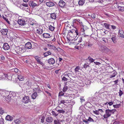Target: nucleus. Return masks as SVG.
<instances>
[{
    "mask_svg": "<svg viewBox=\"0 0 124 124\" xmlns=\"http://www.w3.org/2000/svg\"><path fill=\"white\" fill-rule=\"evenodd\" d=\"M31 85V83L29 81H28L27 82H25V85H27L28 86H30Z\"/></svg>",
    "mask_w": 124,
    "mask_h": 124,
    "instance_id": "obj_43",
    "label": "nucleus"
},
{
    "mask_svg": "<svg viewBox=\"0 0 124 124\" xmlns=\"http://www.w3.org/2000/svg\"><path fill=\"white\" fill-rule=\"evenodd\" d=\"M119 121H115L113 123H112L111 124H119Z\"/></svg>",
    "mask_w": 124,
    "mask_h": 124,
    "instance_id": "obj_64",
    "label": "nucleus"
},
{
    "mask_svg": "<svg viewBox=\"0 0 124 124\" xmlns=\"http://www.w3.org/2000/svg\"><path fill=\"white\" fill-rule=\"evenodd\" d=\"M56 109H57V108H56L55 109L59 113H62V114H64L65 112V111L62 109H58L57 110Z\"/></svg>",
    "mask_w": 124,
    "mask_h": 124,
    "instance_id": "obj_27",
    "label": "nucleus"
},
{
    "mask_svg": "<svg viewBox=\"0 0 124 124\" xmlns=\"http://www.w3.org/2000/svg\"><path fill=\"white\" fill-rule=\"evenodd\" d=\"M3 48L5 50H7L10 49V47L7 43H5L3 44Z\"/></svg>",
    "mask_w": 124,
    "mask_h": 124,
    "instance_id": "obj_11",
    "label": "nucleus"
},
{
    "mask_svg": "<svg viewBox=\"0 0 124 124\" xmlns=\"http://www.w3.org/2000/svg\"><path fill=\"white\" fill-rule=\"evenodd\" d=\"M79 42H80L79 40V42H77V43H78V44L77 45L76 44L77 46H75L74 47L76 49H80V47H79V46H77V45H78V44H79ZM72 44H73L74 45H76L75 44V43H72Z\"/></svg>",
    "mask_w": 124,
    "mask_h": 124,
    "instance_id": "obj_42",
    "label": "nucleus"
},
{
    "mask_svg": "<svg viewBox=\"0 0 124 124\" xmlns=\"http://www.w3.org/2000/svg\"><path fill=\"white\" fill-rule=\"evenodd\" d=\"M70 97L67 96H63L61 97L62 100L60 101V104L61 105L62 104H68L69 102V99Z\"/></svg>",
    "mask_w": 124,
    "mask_h": 124,
    "instance_id": "obj_3",
    "label": "nucleus"
},
{
    "mask_svg": "<svg viewBox=\"0 0 124 124\" xmlns=\"http://www.w3.org/2000/svg\"><path fill=\"white\" fill-rule=\"evenodd\" d=\"M8 31L7 29H2L1 30V32L3 35H7Z\"/></svg>",
    "mask_w": 124,
    "mask_h": 124,
    "instance_id": "obj_14",
    "label": "nucleus"
},
{
    "mask_svg": "<svg viewBox=\"0 0 124 124\" xmlns=\"http://www.w3.org/2000/svg\"><path fill=\"white\" fill-rule=\"evenodd\" d=\"M42 36L43 38H48L51 37L50 35L48 33H44L42 34Z\"/></svg>",
    "mask_w": 124,
    "mask_h": 124,
    "instance_id": "obj_19",
    "label": "nucleus"
},
{
    "mask_svg": "<svg viewBox=\"0 0 124 124\" xmlns=\"http://www.w3.org/2000/svg\"><path fill=\"white\" fill-rule=\"evenodd\" d=\"M34 58L37 61V63L41 60L40 58L37 56H35Z\"/></svg>",
    "mask_w": 124,
    "mask_h": 124,
    "instance_id": "obj_37",
    "label": "nucleus"
},
{
    "mask_svg": "<svg viewBox=\"0 0 124 124\" xmlns=\"http://www.w3.org/2000/svg\"><path fill=\"white\" fill-rule=\"evenodd\" d=\"M101 50L102 52L107 54H110L111 53V50L105 46H101Z\"/></svg>",
    "mask_w": 124,
    "mask_h": 124,
    "instance_id": "obj_6",
    "label": "nucleus"
},
{
    "mask_svg": "<svg viewBox=\"0 0 124 124\" xmlns=\"http://www.w3.org/2000/svg\"><path fill=\"white\" fill-rule=\"evenodd\" d=\"M89 64L88 63L86 62L85 63L84 66V67L85 68H86L88 67H89Z\"/></svg>",
    "mask_w": 124,
    "mask_h": 124,
    "instance_id": "obj_51",
    "label": "nucleus"
},
{
    "mask_svg": "<svg viewBox=\"0 0 124 124\" xmlns=\"http://www.w3.org/2000/svg\"><path fill=\"white\" fill-rule=\"evenodd\" d=\"M43 32V30L40 28L38 29L36 31V32L39 34H42Z\"/></svg>",
    "mask_w": 124,
    "mask_h": 124,
    "instance_id": "obj_29",
    "label": "nucleus"
},
{
    "mask_svg": "<svg viewBox=\"0 0 124 124\" xmlns=\"http://www.w3.org/2000/svg\"><path fill=\"white\" fill-rule=\"evenodd\" d=\"M52 114L54 116H57L58 115V114H56L54 111H52Z\"/></svg>",
    "mask_w": 124,
    "mask_h": 124,
    "instance_id": "obj_52",
    "label": "nucleus"
},
{
    "mask_svg": "<svg viewBox=\"0 0 124 124\" xmlns=\"http://www.w3.org/2000/svg\"><path fill=\"white\" fill-rule=\"evenodd\" d=\"M64 76L67 78H70V77L72 76V75L71 74L69 73L68 74H65L64 75Z\"/></svg>",
    "mask_w": 124,
    "mask_h": 124,
    "instance_id": "obj_41",
    "label": "nucleus"
},
{
    "mask_svg": "<svg viewBox=\"0 0 124 124\" xmlns=\"http://www.w3.org/2000/svg\"><path fill=\"white\" fill-rule=\"evenodd\" d=\"M92 45V44L89 41L86 43V45H87L88 47H91Z\"/></svg>",
    "mask_w": 124,
    "mask_h": 124,
    "instance_id": "obj_40",
    "label": "nucleus"
},
{
    "mask_svg": "<svg viewBox=\"0 0 124 124\" xmlns=\"http://www.w3.org/2000/svg\"><path fill=\"white\" fill-rule=\"evenodd\" d=\"M116 111V110L114 109L112 110L108 109H106L105 110V113L103 117L104 118H107L110 116L111 115L114 114Z\"/></svg>",
    "mask_w": 124,
    "mask_h": 124,
    "instance_id": "obj_2",
    "label": "nucleus"
},
{
    "mask_svg": "<svg viewBox=\"0 0 124 124\" xmlns=\"http://www.w3.org/2000/svg\"><path fill=\"white\" fill-rule=\"evenodd\" d=\"M117 8L119 10L121 11H124V6L120 7L119 6H117Z\"/></svg>",
    "mask_w": 124,
    "mask_h": 124,
    "instance_id": "obj_36",
    "label": "nucleus"
},
{
    "mask_svg": "<svg viewBox=\"0 0 124 124\" xmlns=\"http://www.w3.org/2000/svg\"><path fill=\"white\" fill-rule=\"evenodd\" d=\"M115 103L114 101H111V102H108V101H107L106 102L103 103V104H101V106H103L104 105L105 106V107L107 106L108 108V105H109V106H111L113 104H114Z\"/></svg>",
    "mask_w": 124,
    "mask_h": 124,
    "instance_id": "obj_7",
    "label": "nucleus"
},
{
    "mask_svg": "<svg viewBox=\"0 0 124 124\" xmlns=\"http://www.w3.org/2000/svg\"><path fill=\"white\" fill-rule=\"evenodd\" d=\"M51 54V52L49 51L43 53V55L45 57H46Z\"/></svg>",
    "mask_w": 124,
    "mask_h": 124,
    "instance_id": "obj_24",
    "label": "nucleus"
},
{
    "mask_svg": "<svg viewBox=\"0 0 124 124\" xmlns=\"http://www.w3.org/2000/svg\"><path fill=\"white\" fill-rule=\"evenodd\" d=\"M19 86L22 87H24L25 85V81L24 80L20 81L19 82Z\"/></svg>",
    "mask_w": 124,
    "mask_h": 124,
    "instance_id": "obj_16",
    "label": "nucleus"
},
{
    "mask_svg": "<svg viewBox=\"0 0 124 124\" xmlns=\"http://www.w3.org/2000/svg\"><path fill=\"white\" fill-rule=\"evenodd\" d=\"M103 25L105 27L106 29H110V28L109 27L110 24L106 23H104L103 24Z\"/></svg>",
    "mask_w": 124,
    "mask_h": 124,
    "instance_id": "obj_34",
    "label": "nucleus"
},
{
    "mask_svg": "<svg viewBox=\"0 0 124 124\" xmlns=\"http://www.w3.org/2000/svg\"><path fill=\"white\" fill-rule=\"evenodd\" d=\"M65 3L64 1L62 0H61L59 1L58 4L61 7H63L65 5Z\"/></svg>",
    "mask_w": 124,
    "mask_h": 124,
    "instance_id": "obj_15",
    "label": "nucleus"
},
{
    "mask_svg": "<svg viewBox=\"0 0 124 124\" xmlns=\"http://www.w3.org/2000/svg\"><path fill=\"white\" fill-rule=\"evenodd\" d=\"M88 59L89 60V62H93L94 60V59L91 57L90 56L88 57Z\"/></svg>",
    "mask_w": 124,
    "mask_h": 124,
    "instance_id": "obj_45",
    "label": "nucleus"
},
{
    "mask_svg": "<svg viewBox=\"0 0 124 124\" xmlns=\"http://www.w3.org/2000/svg\"><path fill=\"white\" fill-rule=\"evenodd\" d=\"M2 18H3L8 23H9V22L8 21V19L6 17H5L4 16H2Z\"/></svg>",
    "mask_w": 124,
    "mask_h": 124,
    "instance_id": "obj_58",
    "label": "nucleus"
},
{
    "mask_svg": "<svg viewBox=\"0 0 124 124\" xmlns=\"http://www.w3.org/2000/svg\"><path fill=\"white\" fill-rule=\"evenodd\" d=\"M93 112L94 113L97 115H98L99 114V111L98 110L94 111H93Z\"/></svg>",
    "mask_w": 124,
    "mask_h": 124,
    "instance_id": "obj_57",
    "label": "nucleus"
},
{
    "mask_svg": "<svg viewBox=\"0 0 124 124\" xmlns=\"http://www.w3.org/2000/svg\"><path fill=\"white\" fill-rule=\"evenodd\" d=\"M52 119L51 117H48L46 119V121L48 123H51L52 122Z\"/></svg>",
    "mask_w": 124,
    "mask_h": 124,
    "instance_id": "obj_35",
    "label": "nucleus"
},
{
    "mask_svg": "<svg viewBox=\"0 0 124 124\" xmlns=\"http://www.w3.org/2000/svg\"><path fill=\"white\" fill-rule=\"evenodd\" d=\"M29 5L30 6H31L32 7L34 8L36 6L37 4L35 3L34 1H30L29 2Z\"/></svg>",
    "mask_w": 124,
    "mask_h": 124,
    "instance_id": "obj_13",
    "label": "nucleus"
},
{
    "mask_svg": "<svg viewBox=\"0 0 124 124\" xmlns=\"http://www.w3.org/2000/svg\"><path fill=\"white\" fill-rule=\"evenodd\" d=\"M6 119L8 121H11L13 119V117L9 115H7L6 117Z\"/></svg>",
    "mask_w": 124,
    "mask_h": 124,
    "instance_id": "obj_23",
    "label": "nucleus"
},
{
    "mask_svg": "<svg viewBox=\"0 0 124 124\" xmlns=\"http://www.w3.org/2000/svg\"><path fill=\"white\" fill-rule=\"evenodd\" d=\"M111 39L112 41L114 42V43H116V36H115L113 35L112 36Z\"/></svg>",
    "mask_w": 124,
    "mask_h": 124,
    "instance_id": "obj_33",
    "label": "nucleus"
},
{
    "mask_svg": "<svg viewBox=\"0 0 124 124\" xmlns=\"http://www.w3.org/2000/svg\"><path fill=\"white\" fill-rule=\"evenodd\" d=\"M24 47L22 46L16 47V50H17V54H20L24 53L25 51Z\"/></svg>",
    "mask_w": 124,
    "mask_h": 124,
    "instance_id": "obj_4",
    "label": "nucleus"
},
{
    "mask_svg": "<svg viewBox=\"0 0 124 124\" xmlns=\"http://www.w3.org/2000/svg\"><path fill=\"white\" fill-rule=\"evenodd\" d=\"M37 96V93L36 92H34L32 95L31 97L32 99H35L36 98V97Z\"/></svg>",
    "mask_w": 124,
    "mask_h": 124,
    "instance_id": "obj_31",
    "label": "nucleus"
},
{
    "mask_svg": "<svg viewBox=\"0 0 124 124\" xmlns=\"http://www.w3.org/2000/svg\"><path fill=\"white\" fill-rule=\"evenodd\" d=\"M68 89V88L67 87H66V86H64L63 88V92H65Z\"/></svg>",
    "mask_w": 124,
    "mask_h": 124,
    "instance_id": "obj_59",
    "label": "nucleus"
},
{
    "mask_svg": "<svg viewBox=\"0 0 124 124\" xmlns=\"http://www.w3.org/2000/svg\"><path fill=\"white\" fill-rule=\"evenodd\" d=\"M60 102H59V106L58 107L60 108H61L60 107H61V108H63L65 106V105H66V103H65V104H62L61 105L60 104Z\"/></svg>",
    "mask_w": 124,
    "mask_h": 124,
    "instance_id": "obj_44",
    "label": "nucleus"
},
{
    "mask_svg": "<svg viewBox=\"0 0 124 124\" xmlns=\"http://www.w3.org/2000/svg\"><path fill=\"white\" fill-rule=\"evenodd\" d=\"M47 46L50 49H52L54 50H55L56 49V47L50 44H47Z\"/></svg>",
    "mask_w": 124,
    "mask_h": 124,
    "instance_id": "obj_18",
    "label": "nucleus"
},
{
    "mask_svg": "<svg viewBox=\"0 0 124 124\" xmlns=\"http://www.w3.org/2000/svg\"><path fill=\"white\" fill-rule=\"evenodd\" d=\"M102 40L103 41H104L105 43L108 42V39L107 38H102Z\"/></svg>",
    "mask_w": 124,
    "mask_h": 124,
    "instance_id": "obj_62",
    "label": "nucleus"
},
{
    "mask_svg": "<svg viewBox=\"0 0 124 124\" xmlns=\"http://www.w3.org/2000/svg\"><path fill=\"white\" fill-rule=\"evenodd\" d=\"M64 93L63 92H62V91L59 93V96H64Z\"/></svg>",
    "mask_w": 124,
    "mask_h": 124,
    "instance_id": "obj_61",
    "label": "nucleus"
},
{
    "mask_svg": "<svg viewBox=\"0 0 124 124\" xmlns=\"http://www.w3.org/2000/svg\"><path fill=\"white\" fill-rule=\"evenodd\" d=\"M80 68L78 66H77L76 68L75 69V71L76 73L77 72H78V70L80 69Z\"/></svg>",
    "mask_w": 124,
    "mask_h": 124,
    "instance_id": "obj_49",
    "label": "nucleus"
},
{
    "mask_svg": "<svg viewBox=\"0 0 124 124\" xmlns=\"http://www.w3.org/2000/svg\"><path fill=\"white\" fill-rule=\"evenodd\" d=\"M21 6H24L25 7H26L27 8H29L28 5L27 4H25V3H23V4H22Z\"/></svg>",
    "mask_w": 124,
    "mask_h": 124,
    "instance_id": "obj_56",
    "label": "nucleus"
},
{
    "mask_svg": "<svg viewBox=\"0 0 124 124\" xmlns=\"http://www.w3.org/2000/svg\"><path fill=\"white\" fill-rule=\"evenodd\" d=\"M85 30L83 28H81L80 30V31H78V35H79V34L80 35L84 36H83L82 37H81L79 39L80 42H81L82 39V38H84L86 36H87V35H85Z\"/></svg>",
    "mask_w": 124,
    "mask_h": 124,
    "instance_id": "obj_5",
    "label": "nucleus"
},
{
    "mask_svg": "<svg viewBox=\"0 0 124 124\" xmlns=\"http://www.w3.org/2000/svg\"><path fill=\"white\" fill-rule=\"evenodd\" d=\"M0 60L1 62H3L5 60V58L4 56L3 55H1L0 54Z\"/></svg>",
    "mask_w": 124,
    "mask_h": 124,
    "instance_id": "obj_30",
    "label": "nucleus"
},
{
    "mask_svg": "<svg viewBox=\"0 0 124 124\" xmlns=\"http://www.w3.org/2000/svg\"><path fill=\"white\" fill-rule=\"evenodd\" d=\"M49 30L51 31H53L55 29V27L54 26H53L51 25L49 26Z\"/></svg>",
    "mask_w": 124,
    "mask_h": 124,
    "instance_id": "obj_39",
    "label": "nucleus"
},
{
    "mask_svg": "<svg viewBox=\"0 0 124 124\" xmlns=\"http://www.w3.org/2000/svg\"><path fill=\"white\" fill-rule=\"evenodd\" d=\"M17 78L20 81L24 80V77L22 75L20 74L18 75L17 76Z\"/></svg>",
    "mask_w": 124,
    "mask_h": 124,
    "instance_id": "obj_21",
    "label": "nucleus"
},
{
    "mask_svg": "<svg viewBox=\"0 0 124 124\" xmlns=\"http://www.w3.org/2000/svg\"><path fill=\"white\" fill-rule=\"evenodd\" d=\"M46 5L47 6L51 7L54 6V4L53 2L49 1L46 2Z\"/></svg>",
    "mask_w": 124,
    "mask_h": 124,
    "instance_id": "obj_17",
    "label": "nucleus"
},
{
    "mask_svg": "<svg viewBox=\"0 0 124 124\" xmlns=\"http://www.w3.org/2000/svg\"><path fill=\"white\" fill-rule=\"evenodd\" d=\"M85 2L84 0H80L79 1L78 3L79 5L82 6Z\"/></svg>",
    "mask_w": 124,
    "mask_h": 124,
    "instance_id": "obj_32",
    "label": "nucleus"
},
{
    "mask_svg": "<svg viewBox=\"0 0 124 124\" xmlns=\"http://www.w3.org/2000/svg\"><path fill=\"white\" fill-rule=\"evenodd\" d=\"M12 71H14L16 73H17L18 72V70H19L17 68H15L14 69H13L12 70Z\"/></svg>",
    "mask_w": 124,
    "mask_h": 124,
    "instance_id": "obj_54",
    "label": "nucleus"
},
{
    "mask_svg": "<svg viewBox=\"0 0 124 124\" xmlns=\"http://www.w3.org/2000/svg\"><path fill=\"white\" fill-rule=\"evenodd\" d=\"M78 30L76 28H75L74 29H72L68 31L67 38L69 41L72 40L74 41L71 43H75V45H77L79 42V40L78 39L77 36L78 35Z\"/></svg>",
    "mask_w": 124,
    "mask_h": 124,
    "instance_id": "obj_1",
    "label": "nucleus"
},
{
    "mask_svg": "<svg viewBox=\"0 0 124 124\" xmlns=\"http://www.w3.org/2000/svg\"><path fill=\"white\" fill-rule=\"evenodd\" d=\"M18 23L21 25H23L25 24V21L23 19H18Z\"/></svg>",
    "mask_w": 124,
    "mask_h": 124,
    "instance_id": "obj_10",
    "label": "nucleus"
},
{
    "mask_svg": "<svg viewBox=\"0 0 124 124\" xmlns=\"http://www.w3.org/2000/svg\"><path fill=\"white\" fill-rule=\"evenodd\" d=\"M33 91L35 92H36L37 93H40L41 92V90L39 89V86L38 87L33 89Z\"/></svg>",
    "mask_w": 124,
    "mask_h": 124,
    "instance_id": "obj_22",
    "label": "nucleus"
},
{
    "mask_svg": "<svg viewBox=\"0 0 124 124\" xmlns=\"http://www.w3.org/2000/svg\"><path fill=\"white\" fill-rule=\"evenodd\" d=\"M54 123L55 124H60V122L58 120H54Z\"/></svg>",
    "mask_w": 124,
    "mask_h": 124,
    "instance_id": "obj_63",
    "label": "nucleus"
},
{
    "mask_svg": "<svg viewBox=\"0 0 124 124\" xmlns=\"http://www.w3.org/2000/svg\"><path fill=\"white\" fill-rule=\"evenodd\" d=\"M120 106V104H116L113 105V106L114 108H119Z\"/></svg>",
    "mask_w": 124,
    "mask_h": 124,
    "instance_id": "obj_48",
    "label": "nucleus"
},
{
    "mask_svg": "<svg viewBox=\"0 0 124 124\" xmlns=\"http://www.w3.org/2000/svg\"><path fill=\"white\" fill-rule=\"evenodd\" d=\"M87 120L89 122H94V120L93 119L90 117H89L88 119H87Z\"/></svg>",
    "mask_w": 124,
    "mask_h": 124,
    "instance_id": "obj_50",
    "label": "nucleus"
},
{
    "mask_svg": "<svg viewBox=\"0 0 124 124\" xmlns=\"http://www.w3.org/2000/svg\"><path fill=\"white\" fill-rule=\"evenodd\" d=\"M117 6H119L120 7H124V2H121L119 3L118 4Z\"/></svg>",
    "mask_w": 124,
    "mask_h": 124,
    "instance_id": "obj_46",
    "label": "nucleus"
},
{
    "mask_svg": "<svg viewBox=\"0 0 124 124\" xmlns=\"http://www.w3.org/2000/svg\"><path fill=\"white\" fill-rule=\"evenodd\" d=\"M16 47L14 48H11L10 49L11 52L14 54H17V50H16Z\"/></svg>",
    "mask_w": 124,
    "mask_h": 124,
    "instance_id": "obj_26",
    "label": "nucleus"
},
{
    "mask_svg": "<svg viewBox=\"0 0 124 124\" xmlns=\"http://www.w3.org/2000/svg\"><path fill=\"white\" fill-rule=\"evenodd\" d=\"M31 47L32 45L31 43L30 42H28L25 44L24 47L25 51H26V49H30L31 48Z\"/></svg>",
    "mask_w": 124,
    "mask_h": 124,
    "instance_id": "obj_8",
    "label": "nucleus"
},
{
    "mask_svg": "<svg viewBox=\"0 0 124 124\" xmlns=\"http://www.w3.org/2000/svg\"><path fill=\"white\" fill-rule=\"evenodd\" d=\"M119 34L121 37L124 38V32L123 30H120L119 31Z\"/></svg>",
    "mask_w": 124,
    "mask_h": 124,
    "instance_id": "obj_20",
    "label": "nucleus"
},
{
    "mask_svg": "<svg viewBox=\"0 0 124 124\" xmlns=\"http://www.w3.org/2000/svg\"><path fill=\"white\" fill-rule=\"evenodd\" d=\"M5 112L2 108H0V114H2Z\"/></svg>",
    "mask_w": 124,
    "mask_h": 124,
    "instance_id": "obj_55",
    "label": "nucleus"
},
{
    "mask_svg": "<svg viewBox=\"0 0 124 124\" xmlns=\"http://www.w3.org/2000/svg\"><path fill=\"white\" fill-rule=\"evenodd\" d=\"M117 74V73L115 71H114L112 73H111V74L110 76V78H112L115 77Z\"/></svg>",
    "mask_w": 124,
    "mask_h": 124,
    "instance_id": "obj_25",
    "label": "nucleus"
},
{
    "mask_svg": "<svg viewBox=\"0 0 124 124\" xmlns=\"http://www.w3.org/2000/svg\"><path fill=\"white\" fill-rule=\"evenodd\" d=\"M20 8L21 9H22L23 10L25 11H27L28 9V8H27L22 6H20Z\"/></svg>",
    "mask_w": 124,
    "mask_h": 124,
    "instance_id": "obj_38",
    "label": "nucleus"
},
{
    "mask_svg": "<svg viewBox=\"0 0 124 124\" xmlns=\"http://www.w3.org/2000/svg\"><path fill=\"white\" fill-rule=\"evenodd\" d=\"M48 62L50 65H53L55 63V61L54 59L51 58L49 59L48 60Z\"/></svg>",
    "mask_w": 124,
    "mask_h": 124,
    "instance_id": "obj_12",
    "label": "nucleus"
},
{
    "mask_svg": "<svg viewBox=\"0 0 124 124\" xmlns=\"http://www.w3.org/2000/svg\"><path fill=\"white\" fill-rule=\"evenodd\" d=\"M22 101L25 103H28L30 101L29 97L27 96H25L23 98Z\"/></svg>",
    "mask_w": 124,
    "mask_h": 124,
    "instance_id": "obj_9",
    "label": "nucleus"
},
{
    "mask_svg": "<svg viewBox=\"0 0 124 124\" xmlns=\"http://www.w3.org/2000/svg\"><path fill=\"white\" fill-rule=\"evenodd\" d=\"M79 21V19H75L73 21V23H77L78 24V22Z\"/></svg>",
    "mask_w": 124,
    "mask_h": 124,
    "instance_id": "obj_53",
    "label": "nucleus"
},
{
    "mask_svg": "<svg viewBox=\"0 0 124 124\" xmlns=\"http://www.w3.org/2000/svg\"><path fill=\"white\" fill-rule=\"evenodd\" d=\"M119 95L121 97L123 94V92L121 90H120L119 92Z\"/></svg>",
    "mask_w": 124,
    "mask_h": 124,
    "instance_id": "obj_60",
    "label": "nucleus"
},
{
    "mask_svg": "<svg viewBox=\"0 0 124 124\" xmlns=\"http://www.w3.org/2000/svg\"><path fill=\"white\" fill-rule=\"evenodd\" d=\"M14 121L16 124H19L21 123V121L19 119H18L15 120Z\"/></svg>",
    "mask_w": 124,
    "mask_h": 124,
    "instance_id": "obj_47",
    "label": "nucleus"
},
{
    "mask_svg": "<svg viewBox=\"0 0 124 124\" xmlns=\"http://www.w3.org/2000/svg\"><path fill=\"white\" fill-rule=\"evenodd\" d=\"M56 16L55 13H54L51 14L50 17L52 19H55L56 18Z\"/></svg>",
    "mask_w": 124,
    "mask_h": 124,
    "instance_id": "obj_28",
    "label": "nucleus"
}]
</instances>
